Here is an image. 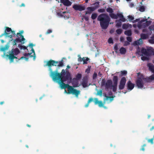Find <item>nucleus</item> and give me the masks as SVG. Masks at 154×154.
Segmentation results:
<instances>
[{
  "label": "nucleus",
  "instance_id": "f257e3e1",
  "mask_svg": "<svg viewBox=\"0 0 154 154\" xmlns=\"http://www.w3.org/2000/svg\"><path fill=\"white\" fill-rule=\"evenodd\" d=\"M49 70L50 71V75L53 80L58 83L62 89L67 88L69 93L74 94L77 97H78L80 91L74 89L69 85L71 82L70 74L69 72H65V70L63 69L60 74L58 73L57 71H52L50 67Z\"/></svg>",
  "mask_w": 154,
  "mask_h": 154
},
{
  "label": "nucleus",
  "instance_id": "f03ea898",
  "mask_svg": "<svg viewBox=\"0 0 154 154\" xmlns=\"http://www.w3.org/2000/svg\"><path fill=\"white\" fill-rule=\"evenodd\" d=\"M153 81H154V74L146 78L142 75L139 74L136 81L137 85L138 88L144 89L146 88L145 86L147 82H151Z\"/></svg>",
  "mask_w": 154,
  "mask_h": 154
},
{
  "label": "nucleus",
  "instance_id": "7ed1b4c3",
  "mask_svg": "<svg viewBox=\"0 0 154 154\" xmlns=\"http://www.w3.org/2000/svg\"><path fill=\"white\" fill-rule=\"evenodd\" d=\"M97 19L100 21V24L102 28L103 29H106L110 21L109 16L105 14H101L98 16Z\"/></svg>",
  "mask_w": 154,
  "mask_h": 154
},
{
  "label": "nucleus",
  "instance_id": "20e7f679",
  "mask_svg": "<svg viewBox=\"0 0 154 154\" xmlns=\"http://www.w3.org/2000/svg\"><path fill=\"white\" fill-rule=\"evenodd\" d=\"M34 45L32 43H30L27 47L20 45H18V47L20 49H23L26 50V52H28V53H25L24 54V56H29V57H33V60H34L36 58L35 51L33 48V46Z\"/></svg>",
  "mask_w": 154,
  "mask_h": 154
},
{
  "label": "nucleus",
  "instance_id": "39448f33",
  "mask_svg": "<svg viewBox=\"0 0 154 154\" xmlns=\"http://www.w3.org/2000/svg\"><path fill=\"white\" fill-rule=\"evenodd\" d=\"M143 33L140 34L141 38L138 40L134 41L132 44L133 45L136 46L142 44L143 43L142 39H146L152 33V32L151 30H149V29H143Z\"/></svg>",
  "mask_w": 154,
  "mask_h": 154
},
{
  "label": "nucleus",
  "instance_id": "423d86ee",
  "mask_svg": "<svg viewBox=\"0 0 154 154\" xmlns=\"http://www.w3.org/2000/svg\"><path fill=\"white\" fill-rule=\"evenodd\" d=\"M15 35V32L14 31H12L10 28L6 27L4 33L0 36V37L4 35L6 38H8L10 39L9 42H10L12 41V38Z\"/></svg>",
  "mask_w": 154,
  "mask_h": 154
},
{
  "label": "nucleus",
  "instance_id": "0eeeda50",
  "mask_svg": "<svg viewBox=\"0 0 154 154\" xmlns=\"http://www.w3.org/2000/svg\"><path fill=\"white\" fill-rule=\"evenodd\" d=\"M101 85L102 87L105 88L106 90H111L112 89L113 90V85L111 80H108L106 81H105L104 80H103Z\"/></svg>",
  "mask_w": 154,
  "mask_h": 154
},
{
  "label": "nucleus",
  "instance_id": "6e6552de",
  "mask_svg": "<svg viewBox=\"0 0 154 154\" xmlns=\"http://www.w3.org/2000/svg\"><path fill=\"white\" fill-rule=\"evenodd\" d=\"M20 53V51L18 48L12 49L9 55H7V57H9V59L10 60V63L13 62L14 61V58H16V56L17 55Z\"/></svg>",
  "mask_w": 154,
  "mask_h": 154
},
{
  "label": "nucleus",
  "instance_id": "1a4fd4ad",
  "mask_svg": "<svg viewBox=\"0 0 154 154\" xmlns=\"http://www.w3.org/2000/svg\"><path fill=\"white\" fill-rule=\"evenodd\" d=\"M23 32V31L21 30L20 31V33H17V38H16V39L14 40L13 43L14 45H16L17 42H21L22 44L24 43V41L25 39L24 38L23 36L21 35Z\"/></svg>",
  "mask_w": 154,
  "mask_h": 154
},
{
  "label": "nucleus",
  "instance_id": "9d476101",
  "mask_svg": "<svg viewBox=\"0 0 154 154\" xmlns=\"http://www.w3.org/2000/svg\"><path fill=\"white\" fill-rule=\"evenodd\" d=\"M92 101H93L95 104H98L100 107H103L105 108H106V107L103 106L104 104L102 103V101H98V99L97 98L93 99L91 98H89L88 101V103L85 105V106L86 107H88V106L89 103Z\"/></svg>",
  "mask_w": 154,
  "mask_h": 154
},
{
  "label": "nucleus",
  "instance_id": "9b49d317",
  "mask_svg": "<svg viewBox=\"0 0 154 154\" xmlns=\"http://www.w3.org/2000/svg\"><path fill=\"white\" fill-rule=\"evenodd\" d=\"M147 19H145L140 20L138 24V27L139 28H144L150 25L151 22L150 21H147Z\"/></svg>",
  "mask_w": 154,
  "mask_h": 154
},
{
  "label": "nucleus",
  "instance_id": "f8f14e48",
  "mask_svg": "<svg viewBox=\"0 0 154 154\" xmlns=\"http://www.w3.org/2000/svg\"><path fill=\"white\" fill-rule=\"evenodd\" d=\"M45 63L46 64L45 65V66H48L50 67L52 66H63V63L62 62H56L53 60H51L48 61H45Z\"/></svg>",
  "mask_w": 154,
  "mask_h": 154
},
{
  "label": "nucleus",
  "instance_id": "ddd939ff",
  "mask_svg": "<svg viewBox=\"0 0 154 154\" xmlns=\"http://www.w3.org/2000/svg\"><path fill=\"white\" fill-rule=\"evenodd\" d=\"M137 54H138L140 55L141 56L145 55L148 56L149 55V50L146 49L142 48L141 50V51L140 52V50L138 49L137 52Z\"/></svg>",
  "mask_w": 154,
  "mask_h": 154
},
{
  "label": "nucleus",
  "instance_id": "4468645a",
  "mask_svg": "<svg viewBox=\"0 0 154 154\" xmlns=\"http://www.w3.org/2000/svg\"><path fill=\"white\" fill-rule=\"evenodd\" d=\"M57 15L59 17H63L65 19L68 18L69 16V13L66 11L58 12L57 13Z\"/></svg>",
  "mask_w": 154,
  "mask_h": 154
},
{
  "label": "nucleus",
  "instance_id": "2eb2a0df",
  "mask_svg": "<svg viewBox=\"0 0 154 154\" xmlns=\"http://www.w3.org/2000/svg\"><path fill=\"white\" fill-rule=\"evenodd\" d=\"M109 96H108L106 94H105L104 96L106 97V98L104 99V102H105L107 101V103H109L111 102L113 100V97L111 91L109 93Z\"/></svg>",
  "mask_w": 154,
  "mask_h": 154
},
{
  "label": "nucleus",
  "instance_id": "dca6fc26",
  "mask_svg": "<svg viewBox=\"0 0 154 154\" xmlns=\"http://www.w3.org/2000/svg\"><path fill=\"white\" fill-rule=\"evenodd\" d=\"M72 8L75 10L82 11L85 10V7L83 6L82 5H73Z\"/></svg>",
  "mask_w": 154,
  "mask_h": 154
},
{
  "label": "nucleus",
  "instance_id": "f3484780",
  "mask_svg": "<svg viewBox=\"0 0 154 154\" xmlns=\"http://www.w3.org/2000/svg\"><path fill=\"white\" fill-rule=\"evenodd\" d=\"M113 91L116 92L117 90V87L118 83V78L116 76L113 77Z\"/></svg>",
  "mask_w": 154,
  "mask_h": 154
},
{
  "label": "nucleus",
  "instance_id": "a211bd4d",
  "mask_svg": "<svg viewBox=\"0 0 154 154\" xmlns=\"http://www.w3.org/2000/svg\"><path fill=\"white\" fill-rule=\"evenodd\" d=\"M126 82V79L125 77H122L120 81L119 85V89L120 90L123 89L125 87Z\"/></svg>",
  "mask_w": 154,
  "mask_h": 154
},
{
  "label": "nucleus",
  "instance_id": "6ab92c4d",
  "mask_svg": "<svg viewBox=\"0 0 154 154\" xmlns=\"http://www.w3.org/2000/svg\"><path fill=\"white\" fill-rule=\"evenodd\" d=\"M107 12L109 13L110 16L113 19H116L117 17L116 14L113 13V10L111 8H107L106 9Z\"/></svg>",
  "mask_w": 154,
  "mask_h": 154
},
{
  "label": "nucleus",
  "instance_id": "aec40b11",
  "mask_svg": "<svg viewBox=\"0 0 154 154\" xmlns=\"http://www.w3.org/2000/svg\"><path fill=\"white\" fill-rule=\"evenodd\" d=\"M82 84L84 88L88 87L90 85L88 83V77L87 76H85L83 78Z\"/></svg>",
  "mask_w": 154,
  "mask_h": 154
},
{
  "label": "nucleus",
  "instance_id": "412c9836",
  "mask_svg": "<svg viewBox=\"0 0 154 154\" xmlns=\"http://www.w3.org/2000/svg\"><path fill=\"white\" fill-rule=\"evenodd\" d=\"M127 89L129 91H131L134 88V84L131 82L130 81H129L127 83Z\"/></svg>",
  "mask_w": 154,
  "mask_h": 154
},
{
  "label": "nucleus",
  "instance_id": "4be33fe9",
  "mask_svg": "<svg viewBox=\"0 0 154 154\" xmlns=\"http://www.w3.org/2000/svg\"><path fill=\"white\" fill-rule=\"evenodd\" d=\"M95 4H97V5L94 7H88L87 8V9L90 13L94 11L96 9L99 8V2H97Z\"/></svg>",
  "mask_w": 154,
  "mask_h": 154
},
{
  "label": "nucleus",
  "instance_id": "5701e85b",
  "mask_svg": "<svg viewBox=\"0 0 154 154\" xmlns=\"http://www.w3.org/2000/svg\"><path fill=\"white\" fill-rule=\"evenodd\" d=\"M60 2L66 6H69L72 4L71 2L69 0H60Z\"/></svg>",
  "mask_w": 154,
  "mask_h": 154
},
{
  "label": "nucleus",
  "instance_id": "b1692460",
  "mask_svg": "<svg viewBox=\"0 0 154 154\" xmlns=\"http://www.w3.org/2000/svg\"><path fill=\"white\" fill-rule=\"evenodd\" d=\"M72 84L73 87H76L79 86L78 81L76 79H73L72 81Z\"/></svg>",
  "mask_w": 154,
  "mask_h": 154
},
{
  "label": "nucleus",
  "instance_id": "393cba45",
  "mask_svg": "<svg viewBox=\"0 0 154 154\" xmlns=\"http://www.w3.org/2000/svg\"><path fill=\"white\" fill-rule=\"evenodd\" d=\"M117 18L116 19H117L118 17H119L120 18L119 20H120L124 22L125 21V19L124 18L123 15L121 13H118L117 14H116Z\"/></svg>",
  "mask_w": 154,
  "mask_h": 154
},
{
  "label": "nucleus",
  "instance_id": "a878e982",
  "mask_svg": "<svg viewBox=\"0 0 154 154\" xmlns=\"http://www.w3.org/2000/svg\"><path fill=\"white\" fill-rule=\"evenodd\" d=\"M149 70L152 73H154V66L151 63H149L148 64Z\"/></svg>",
  "mask_w": 154,
  "mask_h": 154
},
{
  "label": "nucleus",
  "instance_id": "bb28decb",
  "mask_svg": "<svg viewBox=\"0 0 154 154\" xmlns=\"http://www.w3.org/2000/svg\"><path fill=\"white\" fill-rule=\"evenodd\" d=\"M132 27V25L129 23L124 24H123L122 27L124 29H127L128 28H131Z\"/></svg>",
  "mask_w": 154,
  "mask_h": 154
},
{
  "label": "nucleus",
  "instance_id": "cd10ccee",
  "mask_svg": "<svg viewBox=\"0 0 154 154\" xmlns=\"http://www.w3.org/2000/svg\"><path fill=\"white\" fill-rule=\"evenodd\" d=\"M9 47V44H7L5 46V47L2 46L0 48V51H5L8 50Z\"/></svg>",
  "mask_w": 154,
  "mask_h": 154
},
{
  "label": "nucleus",
  "instance_id": "c85d7f7f",
  "mask_svg": "<svg viewBox=\"0 0 154 154\" xmlns=\"http://www.w3.org/2000/svg\"><path fill=\"white\" fill-rule=\"evenodd\" d=\"M116 26L118 27H119L121 26L122 22L120 20L116 21Z\"/></svg>",
  "mask_w": 154,
  "mask_h": 154
},
{
  "label": "nucleus",
  "instance_id": "c756f323",
  "mask_svg": "<svg viewBox=\"0 0 154 154\" xmlns=\"http://www.w3.org/2000/svg\"><path fill=\"white\" fill-rule=\"evenodd\" d=\"M120 53L121 54H125L126 52V49L123 47L121 48L119 50Z\"/></svg>",
  "mask_w": 154,
  "mask_h": 154
},
{
  "label": "nucleus",
  "instance_id": "7c9ffc66",
  "mask_svg": "<svg viewBox=\"0 0 154 154\" xmlns=\"http://www.w3.org/2000/svg\"><path fill=\"white\" fill-rule=\"evenodd\" d=\"M125 34L127 35L130 36L131 35V30L126 31L125 32Z\"/></svg>",
  "mask_w": 154,
  "mask_h": 154
},
{
  "label": "nucleus",
  "instance_id": "2f4dec72",
  "mask_svg": "<svg viewBox=\"0 0 154 154\" xmlns=\"http://www.w3.org/2000/svg\"><path fill=\"white\" fill-rule=\"evenodd\" d=\"M149 42L151 44H154V35L150 38L149 40Z\"/></svg>",
  "mask_w": 154,
  "mask_h": 154
},
{
  "label": "nucleus",
  "instance_id": "473e14b6",
  "mask_svg": "<svg viewBox=\"0 0 154 154\" xmlns=\"http://www.w3.org/2000/svg\"><path fill=\"white\" fill-rule=\"evenodd\" d=\"M82 20H85L86 21H88V17L85 15H82Z\"/></svg>",
  "mask_w": 154,
  "mask_h": 154
},
{
  "label": "nucleus",
  "instance_id": "72a5a7b5",
  "mask_svg": "<svg viewBox=\"0 0 154 154\" xmlns=\"http://www.w3.org/2000/svg\"><path fill=\"white\" fill-rule=\"evenodd\" d=\"M89 60V59L88 57H84V59L83 60V64H86L88 63V61Z\"/></svg>",
  "mask_w": 154,
  "mask_h": 154
},
{
  "label": "nucleus",
  "instance_id": "f704fd0d",
  "mask_svg": "<svg viewBox=\"0 0 154 154\" xmlns=\"http://www.w3.org/2000/svg\"><path fill=\"white\" fill-rule=\"evenodd\" d=\"M97 15L96 13L93 14L91 15V18L93 20H94L97 18Z\"/></svg>",
  "mask_w": 154,
  "mask_h": 154
},
{
  "label": "nucleus",
  "instance_id": "c9c22d12",
  "mask_svg": "<svg viewBox=\"0 0 154 154\" xmlns=\"http://www.w3.org/2000/svg\"><path fill=\"white\" fill-rule=\"evenodd\" d=\"M81 75L80 74H78L76 76V78L75 79H77V80L79 81L81 78Z\"/></svg>",
  "mask_w": 154,
  "mask_h": 154
},
{
  "label": "nucleus",
  "instance_id": "e433bc0d",
  "mask_svg": "<svg viewBox=\"0 0 154 154\" xmlns=\"http://www.w3.org/2000/svg\"><path fill=\"white\" fill-rule=\"evenodd\" d=\"M130 21H132L134 19V17L131 16L129 15L128 16Z\"/></svg>",
  "mask_w": 154,
  "mask_h": 154
},
{
  "label": "nucleus",
  "instance_id": "4c0bfd02",
  "mask_svg": "<svg viewBox=\"0 0 154 154\" xmlns=\"http://www.w3.org/2000/svg\"><path fill=\"white\" fill-rule=\"evenodd\" d=\"M116 32L118 34H120L122 32V30L121 29H119L116 30Z\"/></svg>",
  "mask_w": 154,
  "mask_h": 154
},
{
  "label": "nucleus",
  "instance_id": "58836bf2",
  "mask_svg": "<svg viewBox=\"0 0 154 154\" xmlns=\"http://www.w3.org/2000/svg\"><path fill=\"white\" fill-rule=\"evenodd\" d=\"M78 57H79L78 59V61L82 62V61H83L84 57L83 58H81L80 55H78Z\"/></svg>",
  "mask_w": 154,
  "mask_h": 154
},
{
  "label": "nucleus",
  "instance_id": "ea45409f",
  "mask_svg": "<svg viewBox=\"0 0 154 154\" xmlns=\"http://www.w3.org/2000/svg\"><path fill=\"white\" fill-rule=\"evenodd\" d=\"M98 12L100 13H103L105 12V10L104 9H100L98 10Z\"/></svg>",
  "mask_w": 154,
  "mask_h": 154
},
{
  "label": "nucleus",
  "instance_id": "a19ab883",
  "mask_svg": "<svg viewBox=\"0 0 154 154\" xmlns=\"http://www.w3.org/2000/svg\"><path fill=\"white\" fill-rule=\"evenodd\" d=\"M108 42L109 44L113 43V41L112 38H109L108 40Z\"/></svg>",
  "mask_w": 154,
  "mask_h": 154
},
{
  "label": "nucleus",
  "instance_id": "79ce46f5",
  "mask_svg": "<svg viewBox=\"0 0 154 154\" xmlns=\"http://www.w3.org/2000/svg\"><path fill=\"white\" fill-rule=\"evenodd\" d=\"M97 74L96 73H94L93 75V79H96Z\"/></svg>",
  "mask_w": 154,
  "mask_h": 154
},
{
  "label": "nucleus",
  "instance_id": "37998d69",
  "mask_svg": "<svg viewBox=\"0 0 154 154\" xmlns=\"http://www.w3.org/2000/svg\"><path fill=\"white\" fill-rule=\"evenodd\" d=\"M154 138V136L153 137V138L151 139H149L148 140V142L149 143H150L152 144H153V140Z\"/></svg>",
  "mask_w": 154,
  "mask_h": 154
},
{
  "label": "nucleus",
  "instance_id": "c03bdc74",
  "mask_svg": "<svg viewBox=\"0 0 154 154\" xmlns=\"http://www.w3.org/2000/svg\"><path fill=\"white\" fill-rule=\"evenodd\" d=\"M139 10L141 12H143L145 10V8L144 7L142 6L140 8Z\"/></svg>",
  "mask_w": 154,
  "mask_h": 154
},
{
  "label": "nucleus",
  "instance_id": "a18cd8bd",
  "mask_svg": "<svg viewBox=\"0 0 154 154\" xmlns=\"http://www.w3.org/2000/svg\"><path fill=\"white\" fill-rule=\"evenodd\" d=\"M127 40L129 42H131L132 41L131 38L129 37H127Z\"/></svg>",
  "mask_w": 154,
  "mask_h": 154
},
{
  "label": "nucleus",
  "instance_id": "49530a36",
  "mask_svg": "<svg viewBox=\"0 0 154 154\" xmlns=\"http://www.w3.org/2000/svg\"><path fill=\"white\" fill-rule=\"evenodd\" d=\"M121 72L122 75H125L127 73V72L125 70L121 71Z\"/></svg>",
  "mask_w": 154,
  "mask_h": 154
},
{
  "label": "nucleus",
  "instance_id": "de8ad7c7",
  "mask_svg": "<svg viewBox=\"0 0 154 154\" xmlns=\"http://www.w3.org/2000/svg\"><path fill=\"white\" fill-rule=\"evenodd\" d=\"M52 32V30L51 29H48L47 32H46V34H49Z\"/></svg>",
  "mask_w": 154,
  "mask_h": 154
},
{
  "label": "nucleus",
  "instance_id": "09e8293b",
  "mask_svg": "<svg viewBox=\"0 0 154 154\" xmlns=\"http://www.w3.org/2000/svg\"><path fill=\"white\" fill-rule=\"evenodd\" d=\"M24 59L26 61H27L28 60V58L24 57H22L20 58V59Z\"/></svg>",
  "mask_w": 154,
  "mask_h": 154
},
{
  "label": "nucleus",
  "instance_id": "8fccbe9b",
  "mask_svg": "<svg viewBox=\"0 0 154 154\" xmlns=\"http://www.w3.org/2000/svg\"><path fill=\"white\" fill-rule=\"evenodd\" d=\"M129 44H130L129 42H128L127 41H125V42L124 45L125 46H127V45H129Z\"/></svg>",
  "mask_w": 154,
  "mask_h": 154
},
{
  "label": "nucleus",
  "instance_id": "3c124183",
  "mask_svg": "<svg viewBox=\"0 0 154 154\" xmlns=\"http://www.w3.org/2000/svg\"><path fill=\"white\" fill-rule=\"evenodd\" d=\"M90 68L88 67V68L87 69L85 70V72L87 73H89L90 72Z\"/></svg>",
  "mask_w": 154,
  "mask_h": 154
},
{
  "label": "nucleus",
  "instance_id": "603ef678",
  "mask_svg": "<svg viewBox=\"0 0 154 154\" xmlns=\"http://www.w3.org/2000/svg\"><path fill=\"white\" fill-rule=\"evenodd\" d=\"M114 50H115V51H117L118 50V46L116 45H115Z\"/></svg>",
  "mask_w": 154,
  "mask_h": 154
},
{
  "label": "nucleus",
  "instance_id": "864d4df0",
  "mask_svg": "<svg viewBox=\"0 0 154 154\" xmlns=\"http://www.w3.org/2000/svg\"><path fill=\"white\" fill-rule=\"evenodd\" d=\"M140 20V19L139 18H138V19H136V20H134L133 22V23H135L137 22V21H139Z\"/></svg>",
  "mask_w": 154,
  "mask_h": 154
},
{
  "label": "nucleus",
  "instance_id": "5fc2aeb1",
  "mask_svg": "<svg viewBox=\"0 0 154 154\" xmlns=\"http://www.w3.org/2000/svg\"><path fill=\"white\" fill-rule=\"evenodd\" d=\"M141 59L142 60H146V57H144L142 56L141 57Z\"/></svg>",
  "mask_w": 154,
  "mask_h": 154
},
{
  "label": "nucleus",
  "instance_id": "6e6d98bb",
  "mask_svg": "<svg viewBox=\"0 0 154 154\" xmlns=\"http://www.w3.org/2000/svg\"><path fill=\"white\" fill-rule=\"evenodd\" d=\"M120 39L121 42H123L124 40L123 38L122 37L120 38Z\"/></svg>",
  "mask_w": 154,
  "mask_h": 154
},
{
  "label": "nucleus",
  "instance_id": "4d7b16f0",
  "mask_svg": "<svg viewBox=\"0 0 154 154\" xmlns=\"http://www.w3.org/2000/svg\"><path fill=\"white\" fill-rule=\"evenodd\" d=\"M90 12L88 11H86L85 12V14H90Z\"/></svg>",
  "mask_w": 154,
  "mask_h": 154
},
{
  "label": "nucleus",
  "instance_id": "13d9d810",
  "mask_svg": "<svg viewBox=\"0 0 154 154\" xmlns=\"http://www.w3.org/2000/svg\"><path fill=\"white\" fill-rule=\"evenodd\" d=\"M102 75V74L99 72L98 73V75L100 77H101Z\"/></svg>",
  "mask_w": 154,
  "mask_h": 154
},
{
  "label": "nucleus",
  "instance_id": "bf43d9fd",
  "mask_svg": "<svg viewBox=\"0 0 154 154\" xmlns=\"http://www.w3.org/2000/svg\"><path fill=\"white\" fill-rule=\"evenodd\" d=\"M22 6H25L24 4L23 3L20 6V7H22Z\"/></svg>",
  "mask_w": 154,
  "mask_h": 154
},
{
  "label": "nucleus",
  "instance_id": "052dcab7",
  "mask_svg": "<svg viewBox=\"0 0 154 154\" xmlns=\"http://www.w3.org/2000/svg\"><path fill=\"white\" fill-rule=\"evenodd\" d=\"M134 6V4H131L130 5V6L131 7H132Z\"/></svg>",
  "mask_w": 154,
  "mask_h": 154
},
{
  "label": "nucleus",
  "instance_id": "680f3d73",
  "mask_svg": "<svg viewBox=\"0 0 154 154\" xmlns=\"http://www.w3.org/2000/svg\"><path fill=\"white\" fill-rule=\"evenodd\" d=\"M70 68V67L68 65V66H67V68H66V69H69V68Z\"/></svg>",
  "mask_w": 154,
  "mask_h": 154
},
{
  "label": "nucleus",
  "instance_id": "e2e57ef3",
  "mask_svg": "<svg viewBox=\"0 0 154 154\" xmlns=\"http://www.w3.org/2000/svg\"><path fill=\"white\" fill-rule=\"evenodd\" d=\"M1 41L2 43H3L4 42V41L3 40H1Z\"/></svg>",
  "mask_w": 154,
  "mask_h": 154
},
{
  "label": "nucleus",
  "instance_id": "0e129e2a",
  "mask_svg": "<svg viewBox=\"0 0 154 154\" xmlns=\"http://www.w3.org/2000/svg\"><path fill=\"white\" fill-rule=\"evenodd\" d=\"M113 32V31L112 30H111L110 31V32L111 33H112V32Z\"/></svg>",
  "mask_w": 154,
  "mask_h": 154
},
{
  "label": "nucleus",
  "instance_id": "69168bd1",
  "mask_svg": "<svg viewBox=\"0 0 154 154\" xmlns=\"http://www.w3.org/2000/svg\"><path fill=\"white\" fill-rule=\"evenodd\" d=\"M3 103H4L3 102H0V104L2 105Z\"/></svg>",
  "mask_w": 154,
  "mask_h": 154
},
{
  "label": "nucleus",
  "instance_id": "338daca9",
  "mask_svg": "<svg viewBox=\"0 0 154 154\" xmlns=\"http://www.w3.org/2000/svg\"><path fill=\"white\" fill-rule=\"evenodd\" d=\"M141 150H143V151H144V148H142L141 149Z\"/></svg>",
  "mask_w": 154,
  "mask_h": 154
},
{
  "label": "nucleus",
  "instance_id": "774afa93",
  "mask_svg": "<svg viewBox=\"0 0 154 154\" xmlns=\"http://www.w3.org/2000/svg\"><path fill=\"white\" fill-rule=\"evenodd\" d=\"M152 52H153V54H154V49H153L152 51Z\"/></svg>",
  "mask_w": 154,
  "mask_h": 154
}]
</instances>
